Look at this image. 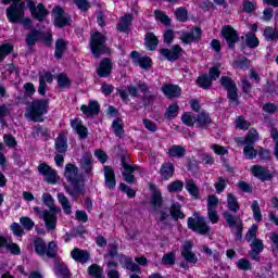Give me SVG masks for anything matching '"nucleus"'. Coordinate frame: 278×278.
Here are the masks:
<instances>
[{
  "label": "nucleus",
  "mask_w": 278,
  "mask_h": 278,
  "mask_svg": "<svg viewBox=\"0 0 278 278\" xmlns=\"http://www.w3.org/2000/svg\"><path fill=\"white\" fill-rule=\"evenodd\" d=\"M94 159L92 157V152H85L80 160V168L85 175H92L94 168Z\"/></svg>",
  "instance_id": "aec40b11"
},
{
  "label": "nucleus",
  "mask_w": 278,
  "mask_h": 278,
  "mask_svg": "<svg viewBox=\"0 0 278 278\" xmlns=\"http://www.w3.org/2000/svg\"><path fill=\"white\" fill-rule=\"evenodd\" d=\"M70 125L80 140H86V138H88V127L84 126V122L80 118L75 117L74 119H71Z\"/></svg>",
  "instance_id": "412c9836"
},
{
  "label": "nucleus",
  "mask_w": 278,
  "mask_h": 278,
  "mask_svg": "<svg viewBox=\"0 0 278 278\" xmlns=\"http://www.w3.org/2000/svg\"><path fill=\"white\" fill-rule=\"evenodd\" d=\"M197 127L200 129H207L210 125H212V116L205 111H202L200 114H198L195 118Z\"/></svg>",
  "instance_id": "7c9ffc66"
},
{
  "label": "nucleus",
  "mask_w": 278,
  "mask_h": 278,
  "mask_svg": "<svg viewBox=\"0 0 278 278\" xmlns=\"http://www.w3.org/2000/svg\"><path fill=\"white\" fill-rule=\"evenodd\" d=\"M160 55L167 62H177L184 55V48L179 45L172 46L170 49L162 48L159 50Z\"/></svg>",
  "instance_id": "9b49d317"
},
{
  "label": "nucleus",
  "mask_w": 278,
  "mask_h": 278,
  "mask_svg": "<svg viewBox=\"0 0 278 278\" xmlns=\"http://www.w3.org/2000/svg\"><path fill=\"white\" fill-rule=\"evenodd\" d=\"M150 205L152 210H162V207H164V197H162V191L152 192L150 197Z\"/></svg>",
  "instance_id": "f704fd0d"
},
{
  "label": "nucleus",
  "mask_w": 278,
  "mask_h": 278,
  "mask_svg": "<svg viewBox=\"0 0 278 278\" xmlns=\"http://www.w3.org/2000/svg\"><path fill=\"white\" fill-rule=\"evenodd\" d=\"M247 46L249 47V49H257V47H260V39L255 36V34H245V45L244 42H242L239 47L242 53H244V49H247Z\"/></svg>",
  "instance_id": "b1692460"
},
{
  "label": "nucleus",
  "mask_w": 278,
  "mask_h": 278,
  "mask_svg": "<svg viewBox=\"0 0 278 278\" xmlns=\"http://www.w3.org/2000/svg\"><path fill=\"white\" fill-rule=\"evenodd\" d=\"M71 257L77 264H88V262H90V252H88V250H81L79 248H74L71 251Z\"/></svg>",
  "instance_id": "4be33fe9"
},
{
  "label": "nucleus",
  "mask_w": 278,
  "mask_h": 278,
  "mask_svg": "<svg viewBox=\"0 0 278 278\" xmlns=\"http://www.w3.org/2000/svg\"><path fill=\"white\" fill-rule=\"evenodd\" d=\"M108 38L101 31L97 30L91 34L89 47L91 49V53L93 58L98 60L102 55H108L110 53V48L106 45Z\"/></svg>",
  "instance_id": "7ed1b4c3"
},
{
  "label": "nucleus",
  "mask_w": 278,
  "mask_h": 278,
  "mask_svg": "<svg viewBox=\"0 0 278 278\" xmlns=\"http://www.w3.org/2000/svg\"><path fill=\"white\" fill-rule=\"evenodd\" d=\"M37 170L39 175H42L43 181L47 184H51L52 186H55L58 181H60V176H58V170H55L53 167H51L47 163H40L37 167Z\"/></svg>",
  "instance_id": "9d476101"
},
{
  "label": "nucleus",
  "mask_w": 278,
  "mask_h": 278,
  "mask_svg": "<svg viewBox=\"0 0 278 278\" xmlns=\"http://www.w3.org/2000/svg\"><path fill=\"white\" fill-rule=\"evenodd\" d=\"M34 249H35V253L39 255V257H45L47 253V242H45V239L40 237L35 238Z\"/></svg>",
  "instance_id": "ea45409f"
},
{
  "label": "nucleus",
  "mask_w": 278,
  "mask_h": 278,
  "mask_svg": "<svg viewBox=\"0 0 278 278\" xmlns=\"http://www.w3.org/2000/svg\"><path fill=\"white\" fill-rule=\"evenodd\" d=\"M167 190L170 194H178L184 191V182L181 180H174L167 185Z\"/></svg>",
  "instance_id": "3c124183"
},
{
  "label": "nucleus",
  "mask_w": 278,
  "mask_h": 278,
  "mask_svg": "<svg viewBox=\"0 0 278 278\" xmlns=\"http://www.w3.org/2000/svg\"><path fill=\"white\" fill-rule=\"evenodd\" d=\"M251 174L256 179H260V181H262L263 184L266 181H273V179L275 177V175H273V173H270V169H268L262 165H253L251 167Z\"/></svg>",
  "instance_id": "4468645a"
},
{
  "label": "nucleus",
  "mask_w": 278,
  "mask_h": 278,
  "mask_svg": "<svg viewBox=\"0 0 278 278\" xmlns=\"http://www.w3.org/2000/svg\"><path fill=\"white\" fill-rule=\"evenodd\" d=\"M252 212H253L254 220H256L257 223H261L262 208H260V203L257 202V200H254L252 203Z\"/></svg>",
  "instance_id": "0e129e2a"
},
{
  "label": "nucleus",
  "mask_w": 278,
  "mask_h": 278,
  "mask_svg": "<svg viewBox=\"0 0 278 278\" xmlns=\"http://www.w3.org/2000/svg\"><path fill=\"white\" fill-rule=\"evenodd\" d=\"M104 184L109 190L116 188V173L112 166H104Z\"/></svg>",
  "instance_id": "5701e85b"
},
{
  "label": "nucleus",
  "mask_w": 278,
  "mask_h": 278,
  "mask_svg": "<svg viewBox=\"0 0 278 278\" xmlns=\"http://www.w3.org/2000/svg\"><path fill=\"white\" fill-rule=\"evenodd\" d=\"M43 220L47 229L53 230L58 227V216L53 214V211H43L42 213Z\"/></svg>",
  "instance_id": "2f4dec72"
},
{
  "label": "nucleus",
  "mask_w": 278,
  "mask_h": 278,
  "mask_svg": "<svg viewBox=\"0 0 278 278\" xmlns=\"http://www.w3.org/2000/svg\"><path fill=\"white\" fill-rule=\"evenodd\" d=\"M134 22V15L131 14H125L122 16L121 22L117 24V31H121L122 34H125L126 31H129V27H131V23Z\"/></svg>",
  "instance_id": "72a5a7b5"
},
{
  "label": "nucleus",
  "mask_w": 278,
  "mask_h": 278,
  "mask_svg": "<svg viewBox=\"0 0 278 278\" xmlns=\"http://www.w3.org/2000/svg\"><path fill=\"white\" fill-rule=\"evenodd\" d=\"M54 268L56 271V275L61 278H71V269H68V266L64 263H55Z\"/></svg>",
  "instance_id": "49530a36"
},
{
  "label": "nucleus",
  "mask_w": 278,
  "mask_h": 278,
  "mask_svg": "<svg viewBox=\"0 0 278 278\" xmlns=\"http://www.w3.org/2000/svg\"><path fill=\"white\" fill-rule=\"evenodd\" d=\"M154 16L156 21H160V23H162V25H165V27H170V17L166 15L164 12L155 10Z\"/></svg>",
  "instance_id": "4d7b16f0"
},
{
  "label": "nucleus",
  "mask_w": 278,
  "mask_h": 278,
  "mask_svg": "<svg viewBox=\"0 0 278 278\" xmlns=\"http://www.w3.org/2000/svg\"><path fill=\"white\" fill-rule=\"evenodd\" d=\"M118 264H121L122 268L125 270H130V273H142V268L140 265H137L136 262H134V257L127 256L125 254H119L118 255Z\"/></svg>",
  "instance_id": "2eb2a0df"
},
{
  "label": "nucleus",
  "mask_w": 278,
  "mask_h": 278,
  "mask_svg": "<svg viewBox=\"0 0 278 278\" xmlns=\"http://www.w3.org/2000/svg\"><path fill=\"white\" fill-rule=\"evenodd\" d=\"M263 36L269 42H275V40H278V31H277V29H275V28H273L270 26H267L264 29Z\"/></svg>",
  "instance_id": "864d4df0"
},
{
  "label": "nucleus",
  "mask_w": 278,
  "mask_h": 278,
  "mask_svg": "<svg viewBox=\"0 0 278 278\" xmlns=\"http://www.w3.org/2000/svg\"><path fill=\"white\" fill-rule=\"evenodd\" d=\"M43 204L50 208V212H56L58 210L53 206L55 205V200H53V195L51 193L42 194Z\"/></svg>",
  "instance_id": "052dcab7"
},
{
  "label": "nucleus",
  "mask_w": 278,
  "mask_h": 278,
  "mask_svg": "<svg viewBox=\"0 0 278 278\" xmlns=\"http://www.w3.org/2000/svg\"><path fill=\"white\" fill-rule=\"evenodd\" d=\"M74 4L80 10V12H88L92 4L88 0H74Z\"/></svg>",
  "instance_id": "69168bd1"
},
{
  "label": "nucleus",
  "mask_w": 278,
  "mask_h": 278,
  "mask_svg": "<svg viewBox=\"0 0 278 278\" xmlns=\"http://www.w3.org/2000/svg\"><path fill=\"white\" fill-rule=\"evenodd\" d=\"M87 273H88L89 277L105 278L103 276V268L101 266H99L98 264H91L88 267Z\"/></svg>",
  "instance_id": "09e8293b"
},
{
  "label": "nucleus",
  "mask_w": 278,
  "mask_h": 278,
  "mask_svg": "<svg viewBox=\"0 0 278 278\" xmlns=\"http://www.w3.org/2000/svg\"><path fill=\"white\" fill-rule=\"evenodd\" d=\"M219 84L222 88L227 91V99L230 101V103L238 102V85H236L233 78L229 76H222Z\"/></svg>",
  "instance_id": "6e6552de"
},
{
  "label": "nucleus",
  "mask_w": 278,
  "mask_h": 278,
  "mask_svg": "<svg viewBox=\"0 0 278 278\" xmlns=\"http://www.w3.org/2000/svg\"><path fill=\"white\" fill-rule=\"evenodd\" d=\"M130 58L135 66H140L143 71H149L153 67V59H151V56H141L140 52L134 50L130 52Z\"/></svg>",
  "instance_id": "ddd939ff"
},
{
  "label": "nucleus",
  "mask_w": 278,
  "mask_h": 278,
  "mask_svg": "<svg viewBox=\"0 0 278 278\" xmlns=\"http://www.w3.org/2000/svg\"><path fill=\"white\" fill-rule=\"evenodd\" d=\"M80 112L88 118H92V116H99V112H101V105L97 100H90L89 105L83 104L80 106Z\"/></svg>",
  "instance_id": "a211bd4d"
},
{
  "label": "nucleus",
  "mask_w": 278,
  "mask_h": 278,
  "mask_svg": "<svg viewBox=\"0 0 278 278\" xmlns=\"http://www.w3.org/2000/svg\"><path fill=\"white\" fill-rule=\"evenodd\" d=\"M187 227L194 233H198L199 236H207L210 231H212V227L207 225V222H205V218L198 213H195L194 217H188L187 219Z\"/></svg>",
  "instance_id": "20e7f679"
},
{
  "label": "nucleus",
  "mask_w": 278,
  "mask_h": 278,
  "mask_svg": "<svg viewBox=\"0 0 278 278\" xmlns=\"http://www.w3.org/2000/svg\"><path fill=\"white\" fill-rule=\"evenodd\" d=\"M56 84L61 90H68L73 86V81L66 73H59L55 76Z\"/></svg>",
  "instance_id": "473e14b6"
},
{
  "label": "nucleus",
  "mask_w": 278,
  "mask_h": 278,
  "mask_svg": "<svg viewBox=\"0 0 278 278\" xmlns=\"http://www.w3.org/2000/svg\"><path fill=\"white\" fill-rule=\"evenodd\" d=\"M177 116H179V104L174 102L165 110L164 118L166 121H173L174 118H177Z\"/></svg>",
  "instance_id": "c03bdc74"
},
{
  "label": "nucleus",
  "mask_w": 278,
  "mask_h": 278,
  "mask_svg": "<svg viewBox=\"0 0 278 278\" xmlns=\"http://www.w3.org/2000/svg\"><path fill=\"white\" fill-rule=\"evenodd\" d=\"M54 149L61 154H64L66 151H68V138H66V135L59 134L54 142Z\"/></svg>",
  "instance_id": "c756f323"
},
{
  "label": "nucleus",
  "mask_w": 278,
  "mask_h": 278,
  "mask_svg": "<svg viewBox=\"0 0 278 278\" xmlns=\"http://www.w3.org/2000/svg\"><path fill=\"white\" fill-rule=\"evenodd\" d=\"M203 38V29L199 26H194L190 31H182L180 40L184 45H192V42H201Z\"/></svg>",
  "instance_id": "f8f14e48"
},
{
  "label": "nucleus",
  "mask_w": 278,
  "mask_h": 278,
  "mask_svg": "<svg viewBox=\"0 0 278 278\" xmlns=\"http://www.w3.org/2000/svg\"><path fill=\"white\" fill-rule=\"evenodd\" d=\"M11 53H14V46H12V43H2L0 46V62H3L5 56L10 55Z\"/></svg>",
  "instance_id": "5fc2aeb1"
},
{
  "label": "nucleus",
  "mask_w": 278,
  "mask_h": 278,
  "mask_svg": "<svg viewBox=\"0 0 278 278\" xmlns=\"http://www.w3.org/2000/svg\"><path fill=\"white\" fill-rule=\"evenodd\" d=\"M24 3H26L35 21H38L39 23H43L45 18L49 16V10H47V7H45L43 3H38L37 7L34 0H25Z\"/></svg>",
  "instance_id": "1a4fd4ad"
},
{
  "label": "nucleus",
  "mask_w": 278,
  "mask_h": 278,
  "mask_svg": "<svg viewBox=\"0 0 278 278\" xmlns=\"http://www.w3.org/2000/svg\"><path fill=\"white\" fill-rule=\"evenodd\" d=\"M220 37L224 38L230 51H236V45L240 42V34L233 26L224 25L220 30Z\"/></svg>",
  "instance_id": "423d86ee"
},
{
  "label": "nucleus",
  "mask_w": 278,
  "mask_h": 278,
  "mask_svg": "<svg viewBox=\"0 0 278 278\" xmlns=\"http://www.w3.org/2000/svg\"><path fill=\"white\" fill-rule=\"evenodd\" d=\"M24 94L23 96H17V101L18 103H25L27 97H34L36 94V87L34 86L33 83H26L24 85Z\"/></svg>",
  "instance_id": "37998d69"
},
{
  "label": "nucleus",
  "mask_w": 278,
  "mask_h": 278,
  "mask_svg": "<svg viewBox=\"0 0 278 278\" xmlns=\"http://www.w3.org/2000/svg\"><path fill=\"white\" fill-rule=\"evenodd\" d=\"M49 99H35L27 108L28 118L33 123H45V114H49Z\"/></svg>",
  "instance_id": "f03ea898"
},
{
  "label": "nucleus",
  "mask_w": 278,
  "mask_h": 278,
  "mask_svg": "<svg viewBox=\"0 0 278 278\" xmlns=\"http://www.w3.org/2000/svg\"><path fill=\"white\" fill-rule=\"evenodd\" d=\"M68 50V42L64 38H58L55 40L54 58L55 60H62L64 52Z\"/></svg>",
  "instance_id": "c85d7f7f"
},
{
  "label": "nucleus",
  "mask_w": 278,
  "mask_h": 278,
  "mask_svg": "<svg viewBox=\"0 0 278 278\" xmlns=\"http://www.w3.org/2000/svg\"><path fill=\"white\" fill-rule=\"evenodd\" d=\"M223 216L230 229H235L236 227V231L232 230L236 242H242V233L244 231L242 218H240V216H235L229 212H224Z\"/></svg>",
  "instance_id": "39448f33"
},
{
  "label": "nucleus",
  "mask_w": 278,
  "mask_h": 278,
  "mask_svg": "<svg viewBox=\"0 0 278 278\" xmlns=\"http://www.w3.org/2000/svg\"><path fill=\"white\" fill-rule=\"evenodd\" d=\"M169 214L174 220H184V218H186V214L181 211V204L179 202H175L170 205Z\"/></svg>",
  "instance_id": "a19ab883"
},
{
  "label": "nucleus",
  "mask_w": 278,
  "mask_h": 278,
  "mask_svg": "<svg viewBox=\"0 0 278 278\" xmlns=\"http://www.w3.org/2000/svg\"><path fill=\"white\" fill-rule=\"evenodd\" d=\"M177 260V256L175 254V252H168L165 253L162 257V264L164 266H175V261Z\"/></svg>",
  "instance_id": "bf43d9fd"
},
{
  "label": "nucleus",
  "mask_w": 278,
  "mask_h": 278,
  "mask_svg": "<svg viewBox=\"0 0 278 278\" xmlns=\"http://www.w3.org/2000/svg\"><path fill=\"white\" fill-rule=\"evenodd\" d=\"M161 91L167 99H179L181 97V87L175 84H164Z\"/></svg>",
  "instance_id": "6ab92c4d"
},
{
  "label": "nucleus",
  "mask_w": 278,
  "mask_h": 278,
  "mask_svg": "<svg viewBox=\"0 0 278 278\" xmlns=\"http://www.w3.org/2000/svg\"><path fill=\"white\" fill-rule=\"evenodd\" d=\"M181 122L187 127H194V123H197V117L192 115L190 112H185L181 115Z\"/></svg>",
  "instance_id": "13d9d810"
},
{
  "label": "nucleus",
  "mask_w": 278,
  "mask_h": 278,
  "mask_svg": "<svg viewBox=\"0 0 278 278\" xmlns=\"http://www.w3.org/2000/svg\"><path fill=\"white\" fill-rule=\"evenodd\" d=\"M160 175L163 181H168L175 175V164L172 162H165L161 165Z\"/></svg>",
  "instance_id": "a878e982"
},
{
  "label": "nucleus",
  "mask_w": 278,
  "mask_h": 278,
  "mask_svg": "<svg viewBox=\"0 0 278 278\" xmlns=\"http://www.w3.org/2000/svg\"><path fill=\"white\" fill-rule=\"evenodd\" d=\"M3 142L5 147H9V149H14L18 142L16 141V138L12 136V134H5L3 136Z\"/></svg>",
  "instance_id": "338daca9"
},
{
  "label": "nucleus",
  "mask_w": 278,
  "mask_h": 278,
  "mask_svg": "<svg viewBox=\"0 0 278 278\" xmlns=\"http://www.w3.org/2000/svg\"><path fill=\"white\" fill-rule=\"evenodd\" d=\"M119 155V160H121V164H122V168H124V170L122 172V174L125 175H134V167L132 165H130L128 162L131 160V157H129L128 154L126 153H121Z\"/></svg>",
  "instance_id": "e433bc0d"
},
{
  "label": "nucleus",
  "mask_w": 278,
  "mask_h": 278,
  "mask_svg": "<svg viewBox=\"0 0 278 278\" xmlns=\"http://www.w3.org/2000/svg\"><path fill=\"white\" fill-rule=\"evenodd\" d=\"M193 247L194 244L192 241H186L181 248V257H184V260H186V262L189 264H197V262H199V257L197 254H194V252H192Z\"/></svg>",
  "instance_id": "f3484780"
},
{
  "label": "nucleus",
  "mask_w": 278,
  "mask_h": 278,
  "mask_svg": "<svg viewBox=\"0 0 278 278\" xmlns=\"http://www.w3.org/2000/svg\"><path fill=\"white\" fill-rule=\"evenodd\" d=\"M176 21L178 23H188V10L184 7L177 8L175 11Z\"/></svg>",
  "instance_id": "603ef678"
},
{
  "label": "nucleus",
  "mask_w": 278,
  "mask_h": 278,
  "mask_svg": "<svg viewBox=\"0 0 278 278\" xmlns=\"http://www.w3.org/2000/svg\"><path fill=\"white\" fill-rule=\"evenodd\" d=\"M20 223L23 228L26 229V231H31V229H34V226L36 225L29 217H21Z\"/></svg>",
  "instance_id": "774afa93"
},
{
  "label": "nucleus",
  "mask_w": 278,
  "mask_h": 278,
  "mask_svg": "<svg viewBox=\"0 0 278 278\" xmlns=\"http://www.w3.org/2000/svg\"><path fill=\"white\" fill-rule=\"evenodd\" d=\"M34 131H33V136L34 138L38 137V136H41L42 138H49L50 134H51V130L46 127V126H42L40 124L34 126Z\"/></svg>",
  "instance_id": "8fccbe9b"
},
{
  "label": "nucleus",
  "mask_w": 278,
  "mask_h": 278,
  "mask_svg": "<svg viewBox=\"0 0 278 278\" xmlns=\"http://www.w3.org/2000/svg\"><path fill=\"white\" fill-rule=\"evenodd\" d=\"M157 45H160V39L153 31L146 33L144 46L148 51H157Z\"/></svg>",
  "instance_id": "393cba45"
},
{
  "label": "nucleus",
  "mask_w": 278,
  "mask_h": 278,
  "mask_svg": "<svg viewBox=\"0 0 278 278\" xmlns=\"http://www.w3.org/2000/svg\"><path fill=\"white\" fill-rule=\"evenodd\" d=\"M59 203L63 207L64 214H71L73 212V206H71V202L68 198L64 193H58Z\"/></svg>",
  "instance_id": "de8ad7c7"
},
{
  "label": "nucleus",
  "mask_w": 278,
  "mask_h": 278,
  "mask_svg": "<svg viewBox=\"0 0 278 278\" xmlns=\"http://www.w3.org/2000/svg\"><path fill=\"white\" fill-rule=\"evenodd\" d=\"M79 173V169L77 168V165L73 163H67L65 165V173L64 177L66 181H73L74 179H77V174Z\"/></svg>",
  "instance_id": "79ce46f5"
},
{
  "label": "nucleus",
  "mask_w": 278,
  "mask_h": 278,
  "mask_svg": "<svg viewBox=\"0 0 278 278\" xmlns=\"http://www.w3.org/2000/svg\"><path fill=\"white\" fill-rule=\"evenodd\" d=\"M67 182L73 186L74 189L72 190L76 191L77 194H84V184H81V180L79 178H75L74 180H70Z\"/></svg>",
  "instance_id": "e2e57ef3"
},
{
  "label": "nucleus",
  "mask_w": 278,
  "mask_h": 278,
  "mask_svg": "<svg viewBox=\"0 0 278 278\" xmlns=\"http://www.w3.org/2000/svg\"><path fill=\"white\" fill-rule=\"evenodd\" d=\"M257 229H260V226L257 224H253L245 233V240L247 242H253L257 240Z\"/></svg>",
  "instance_id": "6e6d98bb"
},
{
  "label": "nucleus",
  "mask_w": 278,
  "mask_h": 278,
  "mask_svg": "<svg viewBox=\"0 0 278 278\" xmlns=\"http://www.w3.org/2000/svg\"><path fill=\"white\" fill-rule=\"evenodd\" d=\"M3 5H9L7 8V18L9 23L17 25L23 18H25V0H2ZM11 3V4H10Z\"/></svg>",
  "instance_id": "f257e3e1"
},
{
  "label": "nucleus",
  "mask_w": 278,
  "mask_h": 278,
  "mask_svg": "<svg viewBox=\"0 0 278 278\" xmlns=\"http://www.w3.org/2000/svg\"><path fill=\"white\" fill-rule=\"evenodd\" d=\"M167 155L168 157H176L180 160V157L186 156V148H184V146L173 144L172 147H169Z\"/></svg>",
  "instance_id": "4c0bfd02"
},
{
  "label": "nucleus",
  "mask_w": 278,
  "mask_h": 278,
  "mask_svg": "<svg viewBox=\"0 0 278 278\" xmlns=\"http://www.w3.org/2000/svg\"><path fill=\"white\" fill-rule=\"evenodd\" d=\"M195 84L198 87L202 88V90H210L214 81L208 77L207 74H201L198 76Z\"/></svg>",
  "instance_id": "58836bf2"
},
{
  "label": "nucleus",
  "mask_w": 278,
  "mask_h": 278,
  "mask_svg": "<svg viewBox=\"0 0 278 278\" xmlns=\"http://www.w3.org/2000/svg\"><path fill=\"white\" fill-rule=\"evenodd\" d=\"M112 130L116 138H123L125 136V126L123 125V118L116 117L112 122Z\"/></svg>",
  "instance_id": "c9c22d12"
},
{
  "label": "nucleus",
  "mask_w": 278,
  "mask_h": 278,
  "mask_svg": "<svg viewBox=\"0 0 278 278\" xmlns=\"http://www.w3.org/2000/svg\"><path fill=\"white\" fill-rule=\"evenodd\" d=\"M243 155L245 160H255L257 157V150L253 146H244Z\"/></svg>",
  "instance_id": "680f3d73"
},
{
  "label": "nucleus",
  "mask_w": 278,
  "mask_h": 278,
  "mask_svg": "<svg viewBox=\"0 0 278 278\" xmlns=\"http://www.w3.org/2000/svg\"><path fill=\"white\" fill-rule=\"evenodd\" d=\"M53 25L58 29H64V27H71L73 25V17L66 15L64 9L60 5H56L52 10Z\"/></svg>",
  "instance_id": "0eeeda50"
},
{
  "label": "nucleus",
  "mask_w": 278,
  "mask_h": 278,
  "mask_svg": "<svg viewBox=\"0 0 278 278\" xmlns=\"http://www.w3.org/2000/svg\"><path fill=\"white\" fill-rule=\"evenodd\" d=\"M185 188L193 201H199V199H201V190L199 189V186L194 184V179L186 180Z\"/></svg>",
  "instance_id": "cd10ccee"
},
{
  "label": "nucleus",
  "mask_w": 278,
  "mask_h": 278,
  "mask_svg": "<svg viewBox=\"0 0 278 278\" xmlns=\"http://www.w3.org/2000/svg\"><path fill=\"white\" fill-rule=\"evenodd\" d=\"M227 207L230 212H233L235 214L237 212H240V203L238 202V199L233 193L227 194Z\"/></svg>",
  "instance_id": "a18cd8bd"
},
{
  "label": "nucleus",
  "mask_w": 278,
  "mask_h": 278,
  "mask_svg": "<svg viewBox=\"0 0 278 278\" xmlns=\"http://www.w3.org/2000/svg\"><path fill=\"white\" fill-rule=\"evenodd\" d=\"M112 71H114V65H112V59L104 58L100 61L96 73L98 77L106 79L112 75Z\"/></svg>",
  "instance_id": "dca6fc26"
},
{
  "label": "nucleus",
  "mask_w": 278,
  "mask_h": 278,
  "mask_svg": "<svg viewBox=\"0 0 278 278\" xmlns=\"http://www.w3.org/2000/svg\"><path fill=\"white\" fill-rule=\"evenodd\" d=\"M40 38H42V30L33 28L26 35L25 42L29 48L36 47V42H39Z\"/></svg>",
  "instance_id": "bb28decb"
}]
</instances>
